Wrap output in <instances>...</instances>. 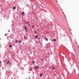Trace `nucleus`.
I'll return each instance as SVG.
<instances>
[{
	"instance_id": "nucleus-1",
	"label": "nucleus",
	"mask_w": 79,
	"mask_h": 79,
	"mask_svg": "<svg viewBox=\"0 0 79 79\" xmlns=\"http://www.w3.org/2000/svg\"><path fill=\"white\" fill-rule=\"evenodd\" d=\"M24 28L26 30V32H27V27H26V26L24 25Z\"/></svg>"
},
{
	"instance_id": "nucleus-2",
	"label": "nucleus",
	"mask_w": 79,
	"mask_h": 79,
	"mask_svg": "<svg viewBox=\"0 0 79 79\" xmlns=\"http://www.w3.org/2000/svg\"><path fill=\"white\" fill-rule=\"evenodd\" d=\"M6 64H8V65H10V61L9 60H7V61L6 63Z\"/></svg>"
},
{
	"instance_id": "nucleus-3",
	"label": "nucleus",
	"mask_w": 79,
	"mask_h": 79,
	"mask_svg": "<svg viewBox=\"0 0 79 79\" xmlns=\"http://www.w3.org/2000/svg\"><path fill=\"white\" fill-rule=\"evenodd\" d=\"M35 39H38V37H39V36L38 35H35Z\"/></svg>"
},
{
	"instance_id": "nucleus-4",
	"label": "nucleus",
	"mask_w": 79,
	"mask_h": 79,
	"mask_svg": "<svg viewBox=\"0 0 79 79\" xmlns=\"http://www.w3.org/2000/svg\"><path fill=\"white\" fill-rule=\"evenodd\" d=\"M35 68L36 69H39V67H38V66H35Z\"/></svg>"
},
{
	"instance_id": "nucleus-5",
	"label": "nucleus",
	"mask_w": 79,
	"mask_h": 79,
	"mask_svg": "<svg viewBox=\"0 0 79 79\" xmlns=\"http://www.w3.org/2000/svg\"><path fill=\"white\" fill-rule=\"evenodd\" d=\"M24 39H25V40H27V37L25 35H24Z\"/></svg>"
},
{
	"instance_id": "nucleus-6",
	"label": "nucleus",
	"mask_w": 79,
	"mask_h": 79,
	"mask_svg": "<svg viewBox=\"0 0 79 79\" xmlns=\"http://www.w3.org/2000/svg\"><path fill=\"white\" fill-rule=\"evenodd\" d=\"M24 12H23L22 13V15H23V16H24Z\"/></svg>"
},
{
	"instance_id": "nucleus-7",
	"label": "nucleus",
	"mask_w": 79,
	"mask_h": 79,
	"mask_svg": "<svg viewBox=\"0 0 79 79\" xmlns=\"http://www.w3.org/2000/svg\"><path fill=\"white\" fill-rule=\"evenodd\" d=\"M45 40H46V41H48V39L47 37L45 38Z\"/></svg>"
},
{
	"instance_id": "nucleus-8",
	"label": "nucleus",
	"mask_w": 79,
	"mask_h": 79,
	"mask_svg": "<svg viewBox=\"0 0 79 79\" xmlns=\"http://www.w3.org/2000/svg\"><path fill=\"white\" fill-rule=\"evenodd\" d=\"M56 39H53L54 42H56Z\"/></svg>"
},
{
	"instance_id": "nucleus-9",
	"label": "nucleus",
	"mask_w": 79,
	"mask_h": 79,
	"mask_svg": "<svg viewBox=\"0 0 79 79\" xmlns=\"http://www.w3.org/2000/svg\"><path fill=\"white\" fill-rule=\"evenodd\" d=\"M43 74L42 73H41L40 74V77H42V76H43Z\"/></svg>"
},
{
	"instance_id": "nucleus-10",
	"label": "nucleus",
	"mask_w": 79,
	"mask_h": 79,
	"mask_svg": "<svg viewBox=\"0 0 79 79\" xmlns=\"http://www.w3.org/2000/svg\"><path fill=\"white\" fill-rule=\"evenodd\" d=\"M32 63L33 64H34V63H35V61H33L32 62Z\"/></svg>"
},
{
	"instance_id": "nucleus-11",
	"label": "nucleus",
	"mask_w": 79,
	"mask_h": 79,
	"mask_svg": "<svg viewBox=\"0 0 79 79\" xmlns=\"http://www.w3.org/2000/svg\"><path fill=\"white\" fill-rule=\"evenodd\" d=\"M13 8V9H14L15 10H16V7L14 6Z\"/></svg>"
},
{
	"instance_id": "nucleus-12",
	"label": "nucleus",
	"mask_w": 79,
	"mask_h": 79,
	"mask_svg": "<svg viewBox=\"0 0 79 79\" xmlns=\"http://www.w3.org/2000/svg\"><path fill=\"white\" fill-rule=\"evenodd\" d=\"M12 47V45L11 44H10L9 46V47Z\"/></svg>"
},
{
	"instance_id": "nucleus-13",
	"label": "nucleus",
	"mask_w": 79,
	"mask_h": 79,
	"mask_svg": "<svg viewBox=\"0 0 79 79\" xmlns=\"http://www.w3.org/2000/svg\"><path fill=\"white\" fill-rule=\"evenodd\" d=\"M18 41L17 40H15V43H17L18 42Z\"/></svg>"
},
{
	"instance_id": "nucleus-14",
	"label": "nucleus",
	"mask_w": 79,
	"mask_h": 79,
	"mask_svg": "<svg viewBox=\"0 0 79 79\" xmlns=\"http://www.w3.org/2000/svg\"><path fill=\"white\" fill-rule=\"evenodd\" d=\"M52 69L53 70L55 69V67H53V66H52Z\"/></svg>"
},
{
	"instance_id": "nucleus-15",
	"label": "nucleus",
	"mask_w": 79,
	"mask_h": 79,
	"mask_svg": "<svg viewBox=\"0 0 79 79\" xmlns=\"http://www.w3.org/2000/svg\"><path fill=\"white\" fill-rule=\"evenodd\" d=\"M34 33H35V34H37V32L35 31Z\"/></svg>"
},
{
	"instance_id": "nucleus-16",
	"label": "nucleus",
	"mask_w": 79,
	"mask_h": 79,
	"mask_svg": "<svg viewBox=\"0 0 79 79\" xmlns=\"http://www.w3.org/2000/svg\"><path fill=\"white\" fill-rule=\"evenodd\" d=\"M21 40H20L19 41V43H21Z\"/></svg>"
},
{
	"instance_id": "nucleus-17",
	"label": "nucleus",
	"mask_w": 79,
	"mask_h": 79,
	"mask_svg": "<svg viewBox=\"0 0 79 79\" xmlns=\"http://www.w3.org/2000/svg\"><path fill=\"white\" fill-rule=\"evenodd\" d=\"M32 27L33 28H34V25H32Z\"/></svg>"
},
{
	"instance_id": "nucleus-18",
	"label": "nucleus",
	"mask_w": 79,
	"mask_h": 79,
	"mask_svg": "<svg viewBox=\"0 0 79 79\" xmlns=\"http://www.w3.org/2000/svg\"><path fill=\"white\" fill-rule=\"evenodd\" d=\"M32 69H30V71H32Z\"/></svg>"
},
{
	"instance_id": "nucleus-19",
	"label": "nucleus",
	"mask_w": 79,
	"mask_h": 79,
	"mask_svg": "<svg viewBox=\"0 0 79 79\" xmlns=\"http://www.w3.org/2000/svg\"><path fill=\"white\" fill-rule=\"evenodd\" d=\"M8 31L9 32H10V30H9Z\"/></svg>"
},
{
	"instance_id": "nucleus-20",
	"label": "nucleus",
	"mask_w": 79,
	"mask_h": 79,
	"mask_svg": "<svg viewBox=\"0 0 79 79\" xmlns=\"http://www.w3.org/2000/svg\"><path fill=\"white\" fill-rule=\"evenodd\" d=\"M28 23H29V22H27V24H28Z\"/></svg>"
},
{
	"instance_id": "nucleus-21",
	"label": "nucleus",
	"mask_w": 79,
	"mask_h": 79,
	"mask_svg": "<svg viewBox=\"0 0 79 79\" xmlns=\"http://www.w3.org/2000/svg\"><path fill=\"white\" fill-rule=\"evenodd\" d=\"M7 35L6 34H5V36H6Z\"/></svg>"
},
{
	"instance_id": "nucleus-22",
	"label": "nucleus",
	"mask_w": 79,
	"mask_h": 79,
	"mask_svg": "<svg viewBox=\"0 0 79 79\" xmlns=\"http://www.w3.org/2000/svg\"><path fill=\"white\" fill-rule=\"evenodd\" d=\"M2 63V61H0V64H1Z\"/></svg>"
},
{
	"instance_id": "nucleus-23",
	"label": "nucleus",
	"mask_w": 79,
	"mask_h": 79,
	"mask_svg": "<svg viewBox=\"0 0 79 79\" xmlns=\"http://www.w3.org/2000/svg\"><path fill=\"white\" fill-rule=\"evenodd\" d=\"M37 31H39V29H37Z\"/></svg>"
},
{
	"instance_id": "nucleus-24",
	"label": "nucleus",
	"mask_w": 79,
	"mask_h": 79,
	"mask_svg": "<svg viewBox=\"0 0 79 79\" xmlns=\"http://www.w3.org/2000/svg\"><path fill=\"white\" fill-rule=\"evenodd\" d=\"M54 76H56V74L55 73H54Z\"/></svg>"
},
{
	"instance_id": "nucleus-25",
	"label": "nucleus",
	"mask_w": 79,
	"mask_h": 79,
	"mask_svg": "<svg viewBox=\"0 0 79 79\" xmlns=\"http://www.w3.org/2000/svg\"><path fill=\"white\" fill-rule=\"evenodd\" d=\"M38 40H40V38H38Z\"/></svg>"
},
{
	"instance_id": "nucleus-26",
	"label": "nucleus",
	"mask_w": 79,
	"mask_h": 79,
	"mask_svg": "<svg viewBox=\"0 0 79 79\" xmlns=\"http://www.w3.org/2000/svg\"><path fill=\"white\" fill-rule=\"evenodd\" d=\"M48 53V55H49V54H50V53Z\"/></svg>"
},
{
	"instance_id": "nucleus-27",
	"label": "nucleus",
	"mask_w": 79,
	"mask_h": 79,
	"mask_svg": "<svg viewBox=\"0 0 79 79\" xmlns=\"http://www.w3.org/2000/svg\"><path fill=\"white\" fill-rule=\"evenodd\" d=\"M41 60H43V59H41Z\"/></svg>"
},
{
	"instance_id": "nucleus-28",
	"label": "nucleus",
	"mask_w": 79,
	"mask_h": 79,
	"mask_svg": "<svg viewBox=\"0 0 79 79\" xmlns=\"http://www.w3.org/2000/svg\"><path fill=\"white\" fill-rule=\"evenodd\" d=\"M28 26H30V24H28Z\"/></svg>"
},
{
	"instance_id": "nucleus-29",
	"label": "nucleus",
	"mask_w": 79,
	"mask_h": 79,
	"mask_svg": "<svg viewBox=\"0 0 79 79\" xmlns=\"http://www.w3.org/2000/svg\"><path fill=\"white\" fill-rule=\"evenodd\" d=\"M38 42H40V40H39V41H38Z\"/></svg>"
},
{
	"instance_id": "nucleus-30",
	"label": "nucleus",
	"mask_w": 79,
	"mask_h": 79,
	"mask_svg": "<svg viewBox=\"0 0 79 79\" xmlns=\"http://www.w3.org/2000/svg\"><path fill=\"white\" fill-rule=\"evenodd\" d=\"M14 79H16V78H14Z\"/></svg>"
}]
</instances>
